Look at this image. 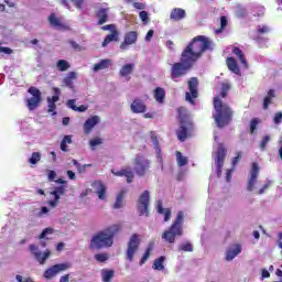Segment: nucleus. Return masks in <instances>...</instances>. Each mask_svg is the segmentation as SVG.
Masks as SVG:
<instances>
[{
	"mask_svg": "<svg viewBox=\"0 0 282 282\" xmlns=\"http://www.w3.org/2000/svg\"><path fill=\"white\" fill-rule=\"evenodd\" d=\"M213 50V42L205 35L195 36L181 54V62L172 64L171 80L186 76L205 52Z\"/></svg>",
	"mask_w": 282,
	"mask_h": 282,
	"instance_id": "obj_1",
	"label": "nucleus"
},
{
	"mask_svg": "<svg viewBox=\"0 0 282 282\" xmlns=\"http://www.w3.org/2000/svg\"><path fill=\"white\" fill-rule=\"evenodd\" d=\"M228 91H230V84L224 83L220 88V97H214L213 105L216 112L213 115V118L218 129L228 127V124L232 122V117L235 116L232 108H230L228 104H224L221 100V98L228 97Z\"/></svg>",
	"mask_w": 282,
	"mask_h": 282,
	"instance_id": "obj_2",
	"label": "nucleus"
},
{
	"mask_svg": "<svg viewBox=\"0 0 282 282\" xmlns=\"http://www.w3.org/2000/svg\"><path fill=\"white\" fill-rule=\"evenodd\" d=\"M122 230V225L116 224L107 227L105 230L95 234L88 245L89 250H102V248H111L113 238Z\"/></svg>",
	"mask_w": 282,
	"mask_h": 282,
	"instance_id": "obj_3",
	"label": "nucleus"
},
{
	"mask_svg": "<svg viewBox=\"0 0 282 282\" xmlns=\"http://www.w3.org/2000/svg\"><path fill=\"white\" fill-rule=\"evenodd\" d=\"M184 235V212H178L176 218L162 234V239L166 241V243H174L176 237H182Z\"/></svg>",
	"mask_w": 282,
	"mask_h": 282,
	"instance_id": "obj_4",
	"label": "nucleus"
},
{
	"mask_svg": "<svg viewBox=\"0 0 282 282\" xmlns=\"http://www.w3.org/2000/svg\"><path fill=\"white\" fill-rule=\"evenodd\" d=\"M178 122L180 127L176 130V138L180 142H186L188 138V132L193 129V120H191V116L188 115V110L184 107H180L177 109Z\"/></svg>",
	"mask_w": 282,
	"mask_h": 282,
	"instance_id": "obj_5",
	"label": "nucleus"
},
{
	"mask_svg": "<svg viewBox=\"0 0 282 282\" xmlns=\"http://www.w3.org/2000/svg\"><path fill=\"white\" fill-rule=\"evenodd\" d=\"M151 169V160L142 154H137L134 158V172L139 177H144L147 172Z\"/></svg>",
	"mask_w": 282,
	"mask_h": 282,
	"instance_id": "obj_6",
	"label": "nucleus"
},
{
	"mask_svg": "<svg viewBox=\"0 0 282 282\" xmlns=\"http://www.w3.org/2000/svg\"><path fill=\"white\" fill-rule=\"evenodd\" d=\"M138 250H140V236L133 234L128 241V249L126 251V259L130 261V263L133 262Z\"/></svg>",
	"mask_w": 282,
	"mask_h": 282,
	"instance_id": "obj_7",
	"label": "nucleus"
},
{
	"mask_svg": "<svg viewBox=\"0 0 282 282\" xmlns=\"http://www.w3.org/2000/svg\"><path fill=\"white\" fill-rule=\"evenodd\" d=\"M28 91L32 97L26 99V106L30 111H34L41 105L43 97L41 90L34 86H31Z\"/></svg>",
	"mask_w": 282,
	"mask_h": 282,
	"instance_id": "obj_8",
	"label": "nucleus"
},
{
	"mask_svg": "<svg viewBox=\"0 0 282 282\" xmlns=\"http://www.w3.org/2000/svg\"><path fill=\"white\" fill-rule=\"evenodd\" d=\"M72 268V263L64 262V263H57L52 265L51 268L46 269L43 273L44 279L47 281L54 279L56 274H59V272H65V270H69Z\"/></svg>",
	"mask_w": 282,
	"mask_h": 282,
	"instance_id": "obj_9",
	"label": "nucleus"
},
{
	"mask_svg": "<svg viewBox=\"0 0 282 282\" xmlns=\"http://www.w3.org/2000/svg\"><path fill=\"white\" fill-rule=\"evenodd\" d=\"M188 85V93L185 94V98L187 102L191 105H195V98L199 96V93L197 90V87H199V79L197 77H191L187 82Z\"/></svg>",
	"mask_w": 282,
	"mask_h": 282,
	"instance_id": "obj_10",
	"label": "nucleus"
},
{
	"mask_svg": "<svg viewBox=\"0 0 282 282\" xmlns=\"http://www.w3.org/2000/svg\"><path fill=\"white\" fill-rule=\"evenodd\" d=\"M149 203H150V194L149 191H144L138 199V213L140 217L144 216L149 217Z\"/></svg>",
	"mask_w": 282,
	"mask_h": 282,
	"instance_id": "obj_11",
	"label": "nucleus"
},
{
	"mask_svg": "<svg viewBox=\"0 0 282 282\" xmlns=\"http://www.w3.org/2000/svg\"><path fill=\"white\" fill-rule=\"evenodd\" d=\"M29 250L40 265H45V261H47L52 254V251L48 249H46L44 252H41L36 245H30Z\"/></svg>",
	"mask_w": 282,
	"mask_h": 282,
	"instance_id": "obj_12",
	"label": "nucleus"
},
{
	"mask_svg": "<svg viewBox=\"0 0 282 282\" xmlns=\"http://www.w3.org/2000/svg\"><path fill=\"white\" fill-rule=\"evenodd\" d=\"M259 171H261V169L259 167V163L253 162L251 164L250 177L247 182V191H249V193H252V191H254V186H257V178L259 177Z\"/></svg>",
	"mask_w": 282,
	"mask_h": 282,
	"instance_id": "obj_13",
	"label": "nucleus"
},
{
	"mask_svg": "<svg viewBox=\"0 0 282 282\" xmlns=\"http://www.w3.org/2000/svg\"><path fill=\"white\" fill-rule=\"evenodd\" d=\"M111 173L116 177H126L128 184H131V182H133V178L135 177L133 170H131V167H129V166L123 167L119 171L111 170Z\"/></svg>",
	"mask_w": 282,
	"mask_h": 282,
	"instance_id": "obj_14",
	"label": "nucleus"
},
{
	"mask_svg": "<svg viewBox=\"0 0 282 282\" xmlns=\"http://www.w3.org/2000/svg\"><path fill=\"white\" fill-rule=\"evenodd\" d=\"M226 160V147L224 143H219L218 150L216 152V166L218 173H221V169H224V162Z\"/></svg>",
	"mask_w": 282,
	"mask_h": 282,
	"instance_id": "obj_15",
	"label": "nucleus"
},
{
	"mask_svg": "<svg viewBox=\"0 0 282 282\" xmlns=\"http://www.w3.org/2000/svg\"><path fill=\"white\" fill-rule=\"evenodd\" d=\"M138 43V32L129 31L124 35L123 42L120 44V50L124 51L129 48V45Z\"/></svg>",
	"mask_w": 282,
	"mask_h": 282,
	"instance_id": "obj_16",
	"label": "nucleus"
},
{
	"mask_svg": "<svg viewBox=\"0 0 282 282\" xmlns=\"http://www.w3.org/2000/svg\"><path fill=\"white\" fill-rule=\"evenodd\" d=\"M130 109L132 113H145L147 112V104L144 100L140 98H135L132 104L130 105Z\"/></svg>",
	"mask_w": 282,
	"mask_h": 282,
	"instance_id": "obj_17",
	"label": "nucleus"
},
{
	"mask_svg": "<svg viewBox=\"0 0 282 282\" xmlns=\"http://www.w3.org/2000/svg\"><path fill=\"white\" fill-rule=\"evenodd\" d=\"M99 123H100V117L93 116V117L88 118L84 123L85 134L89 135V133H91V130L94 129V127H96V124H99Z\"/></svg>",
	"mask_w": 282,
	"mask_h": 282,
	"instance_id": "obj_18",
	"label": "nucleus"
},
{
	"mask_svg": "<svg viewBox=\"0 0 282 282\" xmlns=\"http://www.w3.org/2000/svg\"><path fill=\"white\" fill-rule=\"evenodd\" d=\"M97 21V25H105L107 21H109V9L100 8L95 13Z\"/></svg>",
	"mask_w": 282,
	"mask_h": 282,
	"instance_id": "obj_19",
	"label": "nucleus"
},
{
	"mask_svg": "<svg viewBox=\"0 0 282 282\" xmlns=\"http://www.w3.org/2000/svg\"><path fill=\"white\" fill-rule=\"evenodd\" d=\"M93 186L96 189V194L98 195L99 199H107V186H105L102 181H96Z\"/></svg>",
	"mask_w": 282,
	"mask_h": 282,
	"instance_id": "obj_20",
	"label": "nucleus"
},
{
	"mask_svg": "<svg viewBox=\"0 0 282 282\" xmlns=\"http://www.w3.org/2000/svg\"><path fill=\"white\" fill-rule=\"evenodd\" d=\"M118 41H120V31H118V29H117L115 31H111L110 34H108L105 37L101 46L107 47V45H109V43H113V42L118 43Z\"/></svg>",
	"mask_w": 282,
	"mask_h": 282,
	"instance_id": "obj_21",
	"label": "nucleus"
},
{
	"mask_svg": "<svg viewBox=\"0 0 282 282\" xmlns=\"http://www.w3.org/2000/svg\"><path fill=\"white\" fill-rule=\"evenodd\" d=\"M170 19L172 21H182V19H186V11L182 8H175L171 11Z\"/></svg>",
	"mask_w": 282,
	"mask_h": 282,
	"instance_id": "obj_22",
	"label": "nucleus"
},
{
	"mask_svg": "<svg viewBox=\"0 0 282 282\" xmlns=\"http://www.w3.org/2000/svg\"><path fill=\"white\" fill-rule=\"evenodd\" d=\"M48 23H51L52 28H56L57 30H65L67 28L61 22V19L56 17V13H51L48 15Z\"/></svg>",
	"mask_w": 282,
	"mask_h": 282,
	"instance_id": "obj_23",
	"label": "nucleus"
},
{
	"mask_svg": "<svg viewBox=\"0 0 282 282\" xmlns=\"http://www.w3.org/2000/svg\"><path fill=\"white\" fill-rule=\"evenodd\" d=\"M272 98H276V91L274 89H270L263 99L262 108L264 109V111H268V109H270V105H272Z\"/></svg>",
	"mask_w": 282,
	"mask_h": 282,
	"instance_id": "obj_24",
	"label": "nucleus"
},
{
	"mask_svg": "<svg viewBox=\"0 0 282 282\" xmlns=\"http://www.w3.org/2000/svg\"><path fill=\"white\" fill-rule=\"evenodd\" d=\"M226 63L230 72L237 75L241 74V69H239V65L237 64V59H235V57H228Z\"/></svg>",
	"mask_w": 282,
	"mask_h": 282,
	"instance_id": "obj_25",
	"label": "nucleus"
},
{
	"mask_svg": "<svg viewBox=\"0 0 282 282\" xmlns=\"http://www.w3.org/2000/svg\"><path fill=\"white\" fill-rule=\"evenodd\" d=\"M77 77L78 75L76 74V72H70L63 79V84L65 85V87H68V89H74V80H76Z\"/></svg>",
	"mask_w": 282,
	"mask_h": 282,
	"instance_id": "obj_26",
	"label": "nucleus"
},
{
	"mask_svg": "<svg viewBox=\"0 0 282 282\" xmlns=\"http://www.w3.org/2000/svg\"><path fill=\"white\" fill-rule=\"evenodd\" d=\"M113 276H116V271L113 269H102L101 270V281L102 282H111V281H113Z\"/></svg>",
	"mask_w": 282,
	"mask_h": 282,
	"instance_id": "obj_27",
	"label": "nucleus"
},
{
	"mask_svg": "<svg viewBox=\"0 0 282 282\" xmlns=\"http://www.w3.org/2000/svg\"><path fill=\"white\" fill-rule=\"evenodd\" d=\"M133 69H135V64H124L119 70V75L122 78H126V76H130V74H133Z\"/></svg>",
	"mask_w": 282,
	"mask_h": 282,
	"instance_id": "obj_28",
	"label": "nucleus"
},
{
	"mask_svg": "<svg viewBox=\"0 0 282 282\" xmlns=\"http://www.w3.org/2000/svg\"><path fill=\"white\" fill-rule=\"evenodd\" d=\"M237 254H241V246L236 245L234 249H228L226 252V261H232Z\"/></svg>",
	"mask_w": 282,
	"mask_h": 282,
	"instance_id": "obj_29",
	"label": "nucleus"
},
{
	"mask_svg": "<svg viewBox=\"0 0 282 282\" xmlns=\"http://www.w3.org/2000/svg\"><path fill=\"white\" fill-rule=\"evenodd\" d=\"M232 54H235L240 63L243 65V67H246V69H248V61L246 59V55L243 54V51H241V48L235 46L232 48Z\"/></svg>",
	"mask_w": 282,
	"mask_h": 282,
	"instance_id": "obj_30",
	"label": "nucleus"
},
{
	"mask_svg": "<svg viewBox=\"0 0 282 282\" xmlns=\"http://www.w3.org/2000/svg\"><path fill=\"white\" fill-rule=\"evenodd\" d=\"M153 246H155L154 242H149L145 252L143 253L139 265H144V263H147V261H149V258L151 257V252H153Z\"/></svg>",
	"mask_w": 282,
	"mask_h": 282,
	"instance_id": "obj_31",
	"label": "nucleus"
},
{
	"mask_svg": "<svg viewBox=\"0 0 282 282\" xmlns=\"http://www.w3.org/2000/svg\"><path fill=\"white\" fill-rule=\"evenodd\" d=\"M158 213L159 215H164V221H171V208L164 209L162 202H158Z\"/></svg>",
	"mask_w": 282,
	"mask_h": 282,
	"instance_id": "obj_32",
	"label": "nucleus"
},
{
	"mask_svg": "<svg viewBox=\"0 0 282 282\" xmlns=\"http://www.w3.org/2000/svg\"><path fill=\"white\" fill-rule=\"evenodd\" d=\"M166 98V91L162 87H158L154 89V99L156 102H164V99Z\"/></svg>",
	"mask_w": 282,
	"mask_h": 282,
	"instance_id": "obj_33",
	"label": "nucleus"
},
{
	"mask_svg": "<svg viewBox=\"0 0 282 282\" xmlns=\"http://www.w3.org/2000/svg\"><path fill=\"white\" fill-rule=\"evenodd\" d=\"M111 65V61L109 59H101L99 63L94 65V72H100L101 69H109Z\"/></svg>",
	"mask_w": 282,
	"mask_h": 282,
	"instance_id": "obj_34",
	"label": "nucleus"
},
{
	"mask_svg": "<svg viewBox=\"0 0 282 282\" xmlns=\"http://www.w3.org/2000/svg\"><path fill=\"white\" fill-rule=\"evenodd\" d=\"M166 261V257L161 256L158 259L154 260L153 262V270H159V272H161L162 270H164V262Z\"/></svg>",
	"mask_w": 282,
	"mask_h": 282,
	"instance_id": "obj_35",
	"label": "nucleus"
},
{
	"mask_svg": "<svg viewBox=\"0 0 282 282\" xmlns=\"http://www.w3.org/2000/svg\"><path fill=\"white\" fill-rule=\"evenodd\" d=\"M122 206H124V191H121L118 194L117 199L113 204V208L118 209V208H122Z\"/></svg>",
	"mask_w": 282,
	"mask_h": 282,
	"instance_id": "obj_36",
	"label": "nucleus"
},
{
	"mask_svg": "<svg viewBox=\"0 0 282 282\" xmlns=\"http://www.w3.org/2000/svg\"><path fill=\"white\" fill-rule=\"evenodd\" d=\"M72 135H65L61 142V151H63L64 153H67V151H69L67 149V144H72Z\"/></svg>",
	"mask_w": 282,
	"mask_h": 282,
	"instance_id": "obj_37",
	"label": "nucleus"
},
{
	"mask_svg": "<svg viewBox=\"0 0 282 282\" xmlns=\"http://www.w3.org/2000/svg\"><path fill=\"white\" fill-rule=\"evenodd\" d=\"M56 67L59 72H67V69H69L70 65L68 64L67 61L65 59H59L56 63Z\"/></svg>",
	"mask_w": 282,
	"mask_h": 282,
	"instance_id": "obj_38",
	"label": "nucleus"
},
{
	"mask_svg": "<svg viewBox=\"0 0 282 282\" xmlns=\"http://www.w3.org/2000/svg\"><path fill=\"white\" fill-rule=\"evenodd\" d=\"M176 160L178 166H186V164H188V159L186 156H183L182 152L180 151L176 152Z\"/></svg>",
	"mask_w": 282,
	"mask_h": 282,
	"instance_id": "obj_39",
	"label": "nucleus"
},
{
	"mask_svg": "<svg viewBox=\"0 0 282 282\" xmlns=\"http://www.w3.org/2000/svg\"><path fill=\"white\" fill-rule=\"evenodd\" d=\"M53 91L55 95L52 98L47 97V102H53L54 105H56V102H58L59 100L58 96H61V88L54 87Z\"/></svg>",
	"mask_w": 282,
	"mask_h": 282,
	"instance_id": "obj_40",
	"label": "nucleus"
},
{
	"mask_svg": "<svg viewBox=\"0 0 282 282\" xmlns=\"http://www.w3.org/2000/svg\"><path fill=\"white\" fill-rule=\"evenodd\" d=\"M180 252H193V243L186 241L178 247Z\"/></svg>",
	"mask_w": 282,
	"mask_h": 282,
	"instance_id": "obj_41",
	"label": "nucleus"
},
{
	"mask_svg": "<svg viewBox=\"0 0 282 282\" xmlns=\"http://www.w3.org/2000/svg\"><path fill=\"white\" fill-rule=\"evenodd\" d=\"M228 25V19L225 15L220 17V29L216 30V34H221Z\"/></svg>",
	"mask_w": 282,
	"mask_h": 282,
	"instance_id": "obj_42",
	"label": "nucleus"
},
{
	"mask_svg": "<svg viewBox=\"0 0 282 282\" xmlns=\"http://www.w3.org/2000/svg\"><path fill=\"white\" fill-rule=\"evenodd\" d=\"M102 144V139L101 138H94L89 141V147L93 151L96 150V147Z\"/></svg>",
	"mask_w": 282,
	"mask_h": 282,
	"instance_id": "obj_43",
	"label": "nucleus"
},
{
	"mask_svg": "<svg viewBox=\"0 0 282 282\" xmlns=\"http://www.w3.org/2000/svg\"><path fill=\"white\" fill-rule=\"evenodd\" d=\"M30 164H36L37 162H41V153L40 152H33L31 158L29 159Z\"/></svg>",
	"mask_w": 282,
	"mask_h": 282,
	"instance_id": "obj_44",
	"label": "nucleus"
},
{
	"mask_svg": "<svg viewBox=\"0 0 282 282\" xmlns=\"http://www.w3.org/2000/svg\"><path fill=\"white\" fill-rule=\"evenodd\" d=\"M73 164H74V166H76L78 173H85L87 166H91V164L80 165V163H78L76 160H73Z\"/></svg>",
	"mask_w": 282,
	"mask_h": 282,
	"instance_id": "obj_45",
	"label": "nucleus"
},
{
	"mask_svg": "<svg viewBox=\"0 0 282 282\" xmlns=\"http://www.w3.org/2000/svg\"><path fill=\"white\" fill-rule=\"evenodd\" d=\"M95 259L98 263H105V261H108L109 256L107 253H97L95 254Z\"/></svg>",
	"mask_w": 282,
	"mask_h": 282,
	"instance_id": "obj_46",
	"label": "nucleus"
},
{
	"mask_svg": "<svg viewBox=\"0 0 282 282\" xmlns=\"http://www.w3.org/2000/svg\"><path fill=\"white\" fill-rule=\"evenodd\" d=\"M268 142H270V135H264L260 142L261 151H265V148L268 147Z\"/></svg>",
	"mask_w": 282,
	"mask_h": 282,
	"instance_id": "obj_47",
	"label": "nucleus"
},
{
	"mask_svg": "<svg viewBox=\"0 0 282 282\" xmlns=\"http://www.w3.org/2000/svg\"><path fill=\"white\" fill-rule=\"evenodd\" d=\"M259 118H253L250 122V133H254L257 131V124H259Z\"/></svg>",
	"mask_w": 282,
	"mask_h": 282,
	"instance_id": "obj_48",
	"label": "nucleus"
},
{
	"mask_svg": "<svg viewBox=\"0 0 282 282\" xmlns=\"http://www.w3.org/2000/svg\"><path fill=\"white\" fill-rule=\"evenodd\" d=\"M151 138H152V142L155 151H160V140L158 139V135L152 134Z\"/></svg>",
	"mask_w": 282,
	"mask_h": 282,
	"instance_id": "obj_49",
	"label": "nucleus"
},
{
	"mask_svg": "<svg viewBox=\"0 0 282 282\" xmlns=\"http://www.w3.org/2000/svg\"><path fill=\"white\" fill-rule=\"evenodd\" d=\"M54 232V229L52 228H45L39 236V239H45L46 235H52Z\"/></svg>",
	"mask_w": 282,
	"mask_h": 282,
	"instance_id": "obj_50",
	"label": "nucleus"
},
{
	"mask_svg": "<svg viewBox=\"0 0 282 282\" xmlns=\"http://www.w3.org/2000/svg\"><path fill=\"white\" fill-rule=\"evenodd\" d=\"M101 30H104V32H107V31L113 32L118 30V26H116V24H108V25H104Z\"/></svg>",
	"mask_w": 282,
	"mask_h": 282,
	"instance_id": "obj_51",
	"label": "nucleus"
},
{
	"mask_svg": "<svg viewBox=\"0 0 282 282\" xmlns=\"http://www.w3.org/2000/svg\"><path fill=\"white\" fill-rule=\"evenodd\" d=\"M139 17L143 23H149V13L147 11H141Z\"/></svg>",
	"mask_w": 282,
	"mask_h": 282,
	"instance_id": "obj_52",
	"label": "nucleus"
},
{
	"mask_svg": "<svg viewBox=\"0 0 282 282\" xmlns=\"http://www.w3.org/2000/svg\"><path fill=\"white\" fill-rule=\"evenodd\" d=\"M47 112L52 113V116H56V104L48 102Z\"/></svg>",
	"mask_w": 282,
	"mask_h": 282,
	"instance_id": "obj_53",
	"label": "nucleus"
},
{
	"mask_svg": "<svg viewBox=\"0 0 282 282\" xmlns=\"http://www.w3.org/2000/svg\"><path fill=\"white\" fill-rule=\"evenodd\" d=\"M239 160H241V152H238L237 156L232 159V170L237 169V164H239Z\"/></svg>",
	"mask_w": 282,
	"mask_h": 282,
	"instance_id": "obj_54",
	"label": "nucleus"
},
{
	"mask_svg": "<svg viewBox=\"0 0 282 282\" xmlns=\"http://www.w3.org/2000/svg\"><path fill=\"white\" fill-rule=\"evenodd\" d=\"M15 280L18 282H34V280L32 278L29 276V278L23 279V276L20 274L15 275Z\"/></svg>",
	"mask_w": 282,
	"mask_h": 282,
	"instance_id": "obj_55",
	"label": "nucleus"
},
{
	"mask_svg": "<svg viewBox=\"0 0 282 282\" xmlns=\"http://www.w3.org/2000/svg\"><path fill=\"white\" fill-rule=\"evenodd\" d=\"M53 193L57 195H65V186L61 185L54 188Z\"/></svg>",
	"mask_w": 282,
	"mask_h": 282,
	"instance_id": "obj_56",
	"label": "nucleus"
},
{
	"mask_svg": "<svg viewBox=\"0 0 282 282\" xmlns=\"http://www.w3.org/2000/svg\"><path fill=\"white\" fill-rule=\"evenodd\" d=\"M66 106H67L69 109H72L73 111H76V108H77V106H76V99H70V100H68V101L66 102Z\"/></svg>",
	"mask_w": 282,
	"mask_h": 282,
	"instance_id": "obj_57",
	"label": "nucleus"
},
{
	"mask_svg": "<svg viewBox=\"0 0 282 282\" xmlns=\"http://www.w3.org/2000/svg\"><path fill=\"white\" fill-rule=\"evenodd\" d=\"M257 32H258V34H268V32H270V29L265 25L258 26Z\"/></svg>",
	"mask_w": 282,
	"mask_h": 282,
	"instance_id": "obj_58",
	"label": "nucleus"
},
{
	"mask_svg": "<svg viewBox=\"0 0 282 282\" xmlns=\"http://www.w3.org/2000/svg\"><path fill=\"white\" fill-rule=\"evenodd\" d=\"M274 124H281L282 122V112H276L273 119Z\"/></svg>",
	"mask_w": 282,
	"mask_h": 282,
	"instance_id": "obj_59",
	"label": "nucleus"
},
{
	"mask_svg": "<svg viewBox=\"0 0 282 282\" xmlns=\"http://www.w3.org/2000/svg\"><path fill=\"white\" fill-rule=\"evenodd\" d=\"M48 182H54V180H56V172L54 170H48Z\"/></svg>",
	"mask_w": 282,
	"mask_h": 282,
	"instance_id": "obj_60",
	"label": "nucleus"
},
{
	"mask_svg": "<svg viewBox=\"0 0 282 282\" xmlns=\"http://www.w3.org/2000/svg\"><path fill=\"white\" fill-rule=\"evenodd\" d=\"M68 43L73 47V50H75L76 52H80V46L78 45V43L73 40H70Z\"/></svg>",
	"mask_w": 282,
	"mask_h": 282,
	"instance_id": "obj_61",
	"label": "nucleus"
},
{
	"mask_svg": "<svg viewBox=\"0 0 282 282\" xmlns=\"http://www.w3.org/2000/svg\"><path fill=\"white\" fill-rule=\"evenodd\" d=\"M77 10H83V0H72Z\"/></svg>",
	"mask_w": 282,
	"mask_h": 282,
	"instance_id": "obj_62",
	"label": "nucleus"
},
{
	"mask_svg": "<svg viewBox=\"0 0 282 282\" xmlns=\"http://www.w3.org/2000/svg\"><path fill=\"white\" fill-rule=\"evenodd\" d=\"M153 34H155V31L149 30L147 35H145V41L149 42L153 39Z\"/></svg>",
	"mask_w": 282,
	"mask_h": 282,
	"instance_id": "obj_63",
	"label": "nucleus"
},
{
	"mask_svg": "<svg viewBox=\"0 0 282 282\" xmlns=\"http://www.w3.org/2000/svg\"><path fill=\"white\" fill-rule=\"evenodd\" d=\"M278 247L282 250V232L278 234Z\"/></svg>",
	"mask_w": 282,
	"mask_h": 282,
	"instance_id": "obj_64",
	"label": "nucleus"
}]
</instances>
